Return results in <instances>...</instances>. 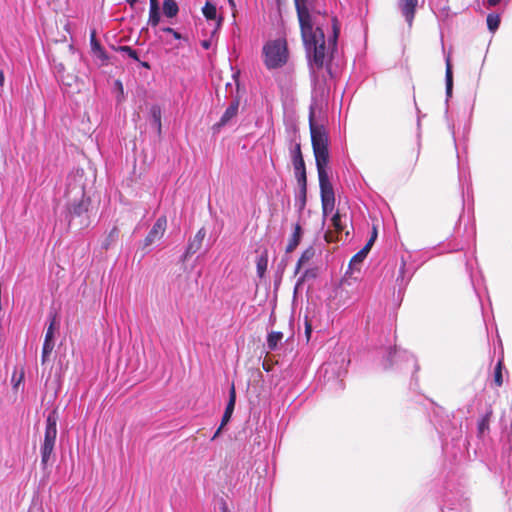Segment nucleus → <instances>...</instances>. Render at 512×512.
<instances>
[{
	"label": "nucleus",
	"instance_id": "obj_1",
	"mask_svg": "<svg viewBox=\"0 0 512 512\" xmlns=\"http://www.w3.org/2000/svg\"><path fill=\"white\" fill-rule=\"evenodd\" d=\"M294 1L309 65L321 69L326 57L336 49L340 24L335 17H322L327 26L331 25V33L326 40L324 23L318 19L320 12H317V16L314 15L316 11L313 0Z\"/></svg>",
	"mask_w": 512,
	"mask_h": 512
},
{
	"label": "nucleus",
	"instance_id": "obj_2",
	"mask_svg": "<svg viewBox=\"0 0 512 512\" xmlns=\"http://www.w3.org/2000/svg\"><path fill=\"white\" fill-rule=\"evenodd\" d=\"M381 365L383 369H397L400 371H411L416 373L419 370L417 359L413 354L396 346L385 347L380 351Z\"/></svg>",
	"mask_w": 512,
	"mask_h": 512
},
{
	"label": "nucleus",
	"instance_id": "obj_3",
	"mask_svg": "<svg viewBox=\"0 0 512 512\" xmlns=\"http://www.w3.org/2000/svg\"><path fill=\"white\" fill-rule=\"evenodd\" d=\"M288 57L287 43L283 39L270 40L263 46V61L269 70L283 67Z\"/></svg>",
	"mask_w": 512,
	"mask_h": 512
},
{
	"label": "nucleus",
	"instance_id": "obj_4",
	"mask_svg": "<svg viewBox=\"0 0 512 512\" xmlns=\"http://www.w3.org/2000/svg\"><path fill=\"white\" fill-rule=\"evenodd\" d=\"M57 419L58 417L55 410L50 412L46 418L44 441L40 448L41 465L43 467L48 465L55 447L57 437Z\"/></svg>",
	"mask_w": 512,
	"mask_h": 512
},
{
	"label": "nucleus",
	"instance_id": "obj_5",
	"mask_svg": "<svg viewBox=\"0 0 512 512\" xmlns=\"http://www.w3.org/2000/svg\"><path fill=\"white\" fill-rule=\"evenodd\" d=\"M319 178L321 203L324 217L333 213L335 206V194L333 186L328 176H321Z\"/></svg>",
	"mask_w": 512,
	"mask_h": 512
},
{
	"label": "nucleus",
	"instance_id": "obj_6",
	"mask_svg": "<svg viewBox=\"0 0 512 512\" xmlns=\"http://www.w3.org/2000/svg\"><path fill=\"white\" fill-rule=\"evenodd\" d=\"M309 127L311 134L312 148L328 146V134L325 127L314 121V111L311 108L309 113Z\"/></svg>",
	"mask_w": 512,
	"mask_h": 512
},
{
	"label": "nucleus",
	"instance_id": "obj_7",
	"mask_svg": "<svg viewBox=\"0 0 512 512\" xmlns=\"http://www.w3.org/2000/svg\"><path fill=\"white\" fill-rule=\"evenodd\" d=\"M292 164L297 182L307 181L305 162L301 152V145L296 142L290 150Z\"/></svg>",
	"mask_w": 512,
	"mask_h": 512
},
{
	"label": "nucleus",
	"instance_id": "obj_8",
	"mask_svg": "<svg viewBox=\"0 0 512 512\" xmlns=\"http://www.w3.org/2000/svg\"><path fill=\"white\" fill-rule=\"evenodd\" d=\"M167 228V218L166 216H160L155 223L153 224L152 228L148 232L147 236L145 237L142 249L145 250L152 244H154L156 241L160 240L166 231Z\"/></svg>",
	"mask_w": 512,
	"mask_h": 512
},
{
	"label": "nucleus",
	"instance_id": "obj_9",
	"mask_svg": "<svg viewBox=\"0 0 512 512\" xmlns=\"http://www.w3.org/2000/svg\"><path fill=\"white\" fill-rule=\"evenodd\" d=\"M318 177L328 176L327 165L329 163L328 146L313 148Z\"/></svg>",
	"mask_w": 512,
	"mask_h": 512
},
{
	"label": "nucleus",
	"instance_id": "obj_10",
	"mask_svg": "<svg viewBox=\"0 0 512 512\" xmlns=\"http://www.w3.org/2000/svg\"><path fill=\"white\" fill-rule=\"evenodd\" d=\"M493 415L491 406L487 407L485 413L477 422V437L484 440L490 432V422Z\"/></svg>",
	"mask_w": 512,
	"mask_h": 512
},
{
	"label": "nucleus",
	"instance_id": "obj_11",
	"mask_svg": "<svg viewBox=\"0 0 512 512\" xmlns=\"http://www.w3.org/2000/svg\"><path fill=\"white\" fill-rule=\"evenodd\" d=\"M418 0H398V7L409 26H412Z\"/></svg>",
	"mask_w": 512,
	"mask_h": 512
},
{
	"label": "nucleus",
	"instance_id": "obj_12",
	"mask_svg": "<svg viewBox=\"0 0 512 512\" xmlns=\"http://www.w3.org/2000/svg\"><path fill=\"white\" fill-rule=\"evenodd\" d=\"M413 270L406 267V260L401 257V265L399 267L398 276L396 278V284L398 286L399 293L403 291L408 285L409 281L413 276Z\"/></svg>",
	"mask_w": 512,
	"mask_h": 512
},
{
	"label": "nucleus",
	"instance_id": "obj_13",
	"mask_svg": "<svg viewBox=\"0 0 512 512\" xmlns=\"http://www.w3.org/2000/svg\"><path fill=\"white\" fill-rule=\"evenodd\" d=\"M205 236L206 231L204 228H201L197 231L196 235L194 236V239L191 240L187 245L186 251L183 255V261L189 256L195 254L200 249Z\"/></svg>",
	"mask_w": 512,
	"mask_h": 512
},
{
	"label": "nucleus",
	"instance_id": "obj_14",
	"mask_svg": "<svg viewBox=\"0 0 512 512\" xmlns=\"http://www.w3.org/2000/svg\"><path fill=\"white\" fill-rule=\"evenodd\" d=\"M437 430L439 434L441 435L442 442H443V449L447 448L448 445V439L451 440L457 439L461 436V430L457 428L456 426L450 427L446 423L445 425H441L440 427H437Z\"/></svg>",
	"mask_w": 512,
	"mask_h": 512
},
{
	"label": "nucleus",
	"instance_id": "obj_15",
	"mask_svg": "<svg viewBox=\"0 0 512 512\" xmlns=\"http://www.w3.org/2000/svg\"><path fill=\"white\" fill-rule=\"evenodd\" d=\"M239 109V100L234 99L229 106L226 108L225 112L221 116L218 123L214 125L215 128L219 129L223 126H225L232 118H234Z\"/></svg>",
	"mask_w": 512,
	"mask_h": 512
},
{
	"label": "nucleus",
	"instance_id": "obj_16",
	"mask_svg": "<svg viewBox=\"0 0 512 512\" xmlns=\"http://www.w3.org/2000/svg\"><path fill=\"white\" fill-rule=\"evenodd\" d=\"M347 215L346 213L342 214L341 209H337V211L331 217V223L336 233L345 232L346 237L349 236V231H345L347 228Z\"/></svg>",
	"mask_w": 512,
	"mask_h": 512
},
{
	"label": "nucleus",
	"instance_id": "obj_17",
	"mask_svg": "<svg viewBox=\"0 0 512 512\" xmlns=\"http://www.w3.org/2000/svg\"><path fill=\"white\" fill-rule=\"evenodd\" d=\"M236 403V391L234 384L231 385L229 390V400L226 405L225 411L222 416L221 424L225 426L231 419Z\"/></svg>",
	"mask_w": 512,
	"mask_h": 512
},
{
	"label": "nucleus",
	"instance_id": "obj_18",
	"mask_svg": "<svg viewBox=\"0 0 512 512\" xmlns=\"http://www.w3.org/2000/svg\"><path fill=\"white\" fill-rule=\"evenodd\" d=\"M89 204V199H85L84 195L80 201L72 203L68 208L70 218L82 216L88 211Z\"/></svg>",
	"mask_w": 512,
	"mask_h": 512
},
{
	"label": "nucleus",
	"instance_id": "obj_19",
	"mask_svg": "<svg viewBox=\"0 0 512 512\" xmlns=\"http://www.w3.org/2000/svg\"><path fill=\"white\" fill-rule=\"evenodd\" d=\"M302 235H303L302 227L299 223H297L294 226V231H293V233L288 241V244L286 246L287 254L293 252L296 249V247L299 245V243L301 241Z\"/></svg>",
	"mask_w": 512,
	"mask_h": 512
},
{
	"label": "nucleus",
	"instance_id": "obj_20",
	"mask_svg": "<svg viewBox=\"0 0 512 512\" xmlns=\"http://www.w3.org/2000/svg\"><path fill=\"white\" fill-rule=\"evenodd\" d=\"M202 12L207 20L216 21L218 27L221 25L222 17L217 16V8L213 3L207 1L202 8Z\"/></svg>",
	"mask_w": 512,
	"mask_h": 512
},
{
	"label": "nucleus",
	"instance_id": "obj_21",
	"mask_svg": "<svg viewBox=\"0 0 512 512\" xmlns=\"http://www.w3.org/2000/svg\"><path fill=\"white\" fill-rule=\"evenodd\" d=\"M446 72H445V83H446V96L447 98L452 96L453 90V72L450 55L448 54L445 58Z\"/></svg>",
	"mask_w": 512,
	"mask_h": 512
},
{
	"label": "nucleus",
	"instance_id": "obj_22",
	"mask_svg": "<svg viewBox=\"0 0 512 512\" xmlns=\"http://www.w3.org/2000/svg\"><path fill=\"white\" fill-rule=\"evenodd\" d=\"M268 266V250L264 249L256 259V270L259 278H263Z\"/></svg>",
	"mask_w": 512,
	"mask_h": 512
},
{
	"label": "nucleus",
	"instance_id": "obj_23",
	"mask_svg": "<svg viewBox=\"0 0 512 512\" xmlns=\"http://www.w3.org/2000/svg\"><path fill=\"white\" fill-rule=\"evenodd\" d=\"M297 183L299 185V193L296 196L295 205L299 211H302L306 205L307 181Z\"/></svg>",
	"mask_w": 512,
	"mask_h": 512
},
{
	"label": "nucleus",
	"instance_id": "obj_24",
	"mask_svg": "<svg viewBox=\"0 0 512 512\" xmlns=\"http://www.w3.org/2000/svg\"><path fill=\"white\" fill-rule=\"evenodd\" d=\"M315 255V250L313 247H309L306 250H304L298 259V262L295 267V275L298 274L302 268L303 265H305L307 262H309Z\"/></svg>",
	"mask_w": 512,
	"mask_h": 512
},
{
	"label": "nucleus",
	"instance_id": "obj_25",
	"mask_svg": "<svg viewBox=\"0 0 512 512\" xmlns=\"http://www.w3.org/2000/svg\"><path fill=\"white\" fill-rule=\"evenodd\" d=\"M162 8L163 14L168 18L175 17L179 12V7L175 0H164Z\"/></svg>",
	"mask_w": 512,
	"mask_h": 512
},
{
	"label": "nucleus",
	"instance_id": "obj_26",
	"mask_svg": "<svg viewBox=\"0 0 512 512\" xmlns=\"http://www.w3.org/2000/svg\"><path fill=\"white\" fill-rule=\"evenodd\" d=\"M430 3L435 15L438 18L444 19L448 17L449 7L446 5V3H441L440 1L436 2V0H431Z\"/></svg>",
	"mask_w": 512,
	"mask_h": 512
},
{
	"label": "nucleus",
	"instance_id": "obj_27",
	"mask_svg": "<svg viewBox=\"0 0 512 512\" xmlns=\"http://www.w3.org/2000/svg\"><path fill=\"white\" fill-rule=\"evenodd\" d=\"M366 257L363 255V252H357L350 260L348 270L353 273L354 271H360L361 265Z\"/></svg>",
	"mask_w": 512,
	"mask_h": 512
},
{
	"label": "nucleus",
	"instance_id": "obj_28",
	"mask_svg": "<svg viewBox=\"0 0 512 512\" xmlns=\"http://www.w3.org/2000/svg\"><path fill=\"white\" fill-rule=\"evenodd\" d=\"M317 276V273H316V270L315 269H306L302 275L298 278L296 284H295V288H294V293H297L298 289L301 287V285L308 279H314L315 277Z\"/></svg>",
	"mask_w": 512,
	"mask_h": 512
},
{
	"label": "nucleus",
	"instance_id": "obj_29",
	"mask_svg": "<svg viewBox=\"0 0 512 512\" xmlns=\"http://www.w3.org/2000/svg\"><path fill=\"white\" fill-rule=\"evenodd\" d=\"M283 334L281 332L273 331L268 334L267 337V346L270 350H275L278 346V343L282 340Z\"/></svg>",
	"mask_w": 512,
	"mask_h": 512
},
{
	"label": "nucleus",
	"instance_id": "obj_30",
	"mask_svg": "<svg viewBox=\"0 0 512 512\" xmlns=\"http://www.w3.org/2000/svg\"><path fill=\"white\" fill-rule=\"evenodd\" d=\"M49 320H50V323H49V326L47 328V331H46V334H45V338L46 339H53L54 340V332L58 326V322H57V314L56 313H50L49 314Z\"/></svg>",
	"mask_w": 512,
	"mask_h": 512
},
{
	"label": "nucleus",
	"instance_id": "obj_31",
	"mask_svg": "<svg viewBox=\"0 0 512 512\" xmlns=\"http://www.w3.org/2000/svg\"><path fill=\"white\" fill-rule=\"evenodd\" d=\"M501 19L500 15L496 13H490L487 16V27L489 31L495 32L500 25Z\"/></svg>",
	"mask_w": 512,
	"mask_h": 512
},
{
	"label": "nucleus",
	"instance_id": "obj_32",
	"mask_svg": "<svg viewBox=\"0 0 512 512\" xmlns=\"http://www.w3.org/2000/svg\"><path fill=\"white\" fill-rule=\"evenodd\" d=\"M161 20L160 16V8L159 7H153L149 8V18H148V25L152 27H156Z\"/></svg>",
	"mask_w": 512,
	"mask_h": 512
},
{
	"label": "nucleus",
	"instance_id": "obj_33",
	"mask_svg": "<svg viewBox=\"0 0 512 512\" xmlns=\"http://www.w3.org/2000/svg\"><path fill=\"white\" fill-rule=\"evenodd\" d=\"M119 235V230L117 227H113L109 234L107 235L106 239L104 240L102 244V248L105 250H108L110 246L117 240Z\"/></svg>",
	"mask_w": 512,
	"mask_h": 512
},
{
	"label": "nucleus",
	"instance_id": "obj_34",
	"mask_svg": "<svg viewBox=\"0 0 512 512\" xmlns=\"http://www.w3.org/2000/svg\"><path fill=\"white\" fill-rule=\"evenodd\" d=\"M151 117L157 127L158 133L161 132V109L159 106L154 105L151 107Z\"/></svg>",
	"mask_w": 512,
	"mask_h": 512
},
{
	"label": "nucleus",
	"instance_id": "obj_35",
	"mask_svg": "<svg viewBox=\"0 0 512 512\" xmlns=\"http://www.w3.org/2000/svg\"><path fill=\"white\" fill-rule=\"evenodd\" d=\"M54 349V340L53 339H44L43 348H42V362L44 363L47 357L51 354Z\"/></svg>",
	"mask_w": 512,
	"mask_h": 512
},
{
	"label": "nucleus",
	"instance_id": "obj_36",
	"mask_svg": "<svg viewBox=\"0 0 512 512\" xmlns=\"http://www.w3.org/2000/svg\"><path fill=\"white\" fill-rule=\"evenodd\" d=\"M494 382L496 386L500 387L503 384L502 378V362L498 361L494 369Z\"/></svg>",
	"mask_w": 512,
	"mask_h": 512
},
{
	"label": "nucleus",
	"instance_id": "obj_37",
	"mask_svg": "<svg viewBox=\"0 0 512 512\" xmlns=\"http://www.w3.org/2000/svg\"><path fill=\"white\" fill-rule=\"evenodd\" d=\"M121 51L126 53L128 57L134 59L135 61H139L138 53L135 49L131 48L130 46H122Z\"/></svg>",
	"mask_w": 512,
	"mask_h": 512
},
{
	"label": "nucleus",
	"instance_id": "obj_38",
	"mask_svg": "<svg viewBox=\"0 0 512 512\" xmlns=\"http://www.w3.org/2000/svg\"><path fill=\"white\" fill-rule=\"evenodd\" d=\"M23 379H24V371L23 370L20 371L18 376L15 372L12 376V382L14 383V388H17Z\"/></svg>",
	"mask_w": 512,
	"mask_h": 512
},
{
	"label": "nucleus",
	"instance_id": "obj_39",
	"mask_svg": "<svg viewBox=\"0 0 512 512\" xmlns=\"http://www.w3.org/2000/svg\"><path fill=\"white\" fill-rule=\"evenodd\" d=\"M91 46L94 52H100L103 54V49L101 45L96 41L94 33L91 35Z\"/></svg>",
	"mask_w": 512,
	"mask_h": 512
},
{
	"label": "nucleus",
	"instance_id": "obj_40",
	"mask_svg": "<svg viewBox=\"0 0 512 512\" xmlns=\"http://www.w3.org/2000/svg\"><path fill=\"white\" fill-rule=\"evenodd\" d=\"M501 0H484L483 3L487 8L495 7Z\"/></svg>",
	"mask_w": 512,
	"mask_h": 512
},
{
	"label": "nucleus",
	"instance_id": "obj_41",
	"mask_svg": "<svg viewBox=\"0 0 512 512\" xmlns=\"http://www.w3.org/2000/svg\"><path fill=\"white\" fill-rule=\"evenodd\" d=\"M372 246V241H368L366 245L360 250V252H363V255L366 257Z\"/></svg>",
	"mask_w": 512,
	"mask_h": 512
},
{
	"label": "nucleus",
	"instance_id": "obj_42",
	"mask_svg": "<svg viewBox=\"0 0 512 512\" xmlns=\"http://www.w3.org/2000/svg\"><path fill=\"white\" fill-rule=\"evenodd\" d=\"M376 239H377V229H376V227H373L370 239L368 241H372V244H374Z\"/></svg>",
	"mask_w": 512,
	"mask_h": 512
},
{
	"label": "nucleus",
	"instance_id": "obj_43",
	"mask_svg": "<svg viewBox=\"0 0 512 512\" xmlns=\"http://www.w3.org/2000/svg\"><path fill=\"white\" fill-rule=\"evenodd\" d=\"M223 428H224V426H222V424H220V426L218 427V429L216 430V432L214 433V435L211 438L212 441L215 440L220 435Z\"/></svg>",
	"mask_w": 512,
	"mask_h": 512
},
{
	"label": "nucleus",
	"instance_id": "obj_44",
	"mask_svg": "<svg viewBox=\"0 0 512 512\" xmlns=\"http://www.w3.org/2000/svg\"><path fill=\"white\" fill-rule=\"evenodd\" d=\"M286 267V261L282 260L281 263L278 265V270L281 271V273L284 271Z\"/></svg>",
	"mask_w": 512,
	"mask_h": 512
},
{
	"label": "nucleus",
	"instance_id": "obj_45",
	"mask_svg": "<svg viewBox=\"0 0 512 512\" xmlns=\"http://www.w3.org/2000/svg\"><path fill=\"white\" fill-rule=\"evenodd\" d=\"M161 31H163L165 33L172 34L174 32V29L171 27H163V28H161Z\"/></svg>",
	"mask_w": 512,
	"mask_h": 512
},
{
	"label": "nucleus",
	"instance_id": "obj_46",
	"mask_svg": "<svg viewBox=\"0 0 512 512\" xmlns=\"http://www.w3.org/2000/svg\"><path fill=\"white\" fill-rule=\"evenodd\" d=\"M172 36L176 40H180L182 38V35L179 32H177L176 30H174V32L172 33Z\"/></svg>",
	"mask_w": 512,
	"mask_h": 512
},
{
	"label": "nucleus",
	"instance_id": "obj_47",
	"mask_svg": "<svg viewBox=\"0 0 512 512\" xmlns=\"http://www.w3.org/2000/svg\"><path fill=\"white\" fill-rule=\"evenodd\" d=\"M155 8V7H159V3H158V0H150V7L149 8Z\"/></svg>",
	"mask_w": 512,
	"mask_h": 512
},
{
	"label": "nucleus",
	"instance_id": "obj_48",
	"mask_svg": "<svg viewBox=\"0 0 512 512\" xmlns=\"http://www.w3.org/2000/svg\"><path fill=\"white\" fill-rule=\"evenodd\" d=\"M201 45L205 49H209L210 48V42L208 40L202 41Z\"/></svg>",
	"mask_w": 512,
	"mask_h": 512
},
{
	"label": "nucleus",
	"instance_id": "obj_49",
	"mask_svg": "<svg viewBox=\"0 0 512 512\" xmlns=\"http://www.w3.org/2000/svg\"><path fill=\"white\" fill-rule=\"evenodd\" d=\"M131 8L135 6V4L138 2V0H125Z\"/></svg>",
	"mask_w": 512,
	"mask_h": 512
},
{
	"label": "nucleus",
	"instance_id": "obj_50",
	"mask_svg": "<svg viewBox=\"0 0 512 512\" xmlns=\"http://www.w3.org/2000/svg\"><path fill=\"white\" fill-rule=\"evenodd\" d=\"M4 84V72L0 70V85L3 86Z\"/></svg>",
	"mask_w": 512,
	"mask_h": 512
},
{
	"label": "nucleus",
	"instance_id": "obj_51",
	"mask_svg": "<svg viewBox=\"0 0 512 512\" xmlns=\"http://www.w3.org/2000/svg\"><path fill=\"white\" fill-rule=\"evenodd\" d=\"M331 367V364L330 363H326L322 366V369L325 370V372H328L329 368Z\"/></svg>",
	"mask_w": 512,
	"mask_h": 512
},
{
	"label": "nucleus",
	"instance_id": "obj_52",
	"mask_svg": "<svg viewBox=\"0 0 512 512\" xmlns=\"http://www.w3.org/2000/svg\"><path fill=\"white\" fill-rule=\"evenodd\" d=\"M326 240L327 241H333L332 233L329 232V233L326 234Z\"/></svg>",
	"mask_w": 512,
	"mask_h": 512
},
{
	"label": "nucleus",
	"instance_id": "obj_53",
	"mask_svg": "<svg viewBox=\"0 0 512 512\" xmlns=\"http://www.w3.org/2000/svg\"><path fill=\"white\" fill-rule=\"evenodd\" d=\"M96 53H97L98 57H100V58H103V59H106V58H107V57H106V54H105V52H104V51H103V54H102V53H100V52H96Z\"/></svg>",
	"mask_w": 512,
	"mask_h": 512
},
{
	"label": "nucleus",
	"instance_id": "obj_54",
	"mask_svg": "<svg viewBox=\"0 0 512 512\" xmlns=\"http://www.w3.org/2000/svg\"><path fill=\"white\" fill-rule=\"evenodd\" d=\"M228 1H229V4H230L231 6H234V1H233V0H228Z\"/></svg>",
	"mask_w": 512,
	"mask_h": 512
},
{
	"label": "nucleus",
	"instance_id": "obj_55",
	"mask_svg": "<svg viewBox=\"0 0 512 512\" xmlns=\"http://www.w3.org/2000/svg\"><path fill=\"white\" fill-rule=\"evenodd\" d=\"M306 333H310V328L308 326L306 327Z\"/></svg>",
	"mask_w": 512,
	"mask_h": 512
},
{
	"label": "nucleus",
	"instance_id": "obj_56",
	"mask_svg": "<svg viewBox=\"0 0 512 512\" xmlns=\"http://www.w3.org/2000/svg\"><path fill=\"white\" fill-rule=\"evenodd\" d=\"M142 65H143L144 67H149L148 63H146V62H144Z\"/></svg>",
	"mask_w": 512,
	"mask_h": 512
},
{
	"label": "nucleus",
	"instance_id": "obj_57",
	"mask_svg": "<svg viewBox=\"0 0 512 512\" xmlns=\"http://www.w3.org/2000/svg\"><path fill=\"white\" fill-rule=\"evenodd\" d=\"M28 512H33L32 510H29Z\"/></svg>",
	"mask_w": 512,
	"mask_h": 512
}]
</instances>
